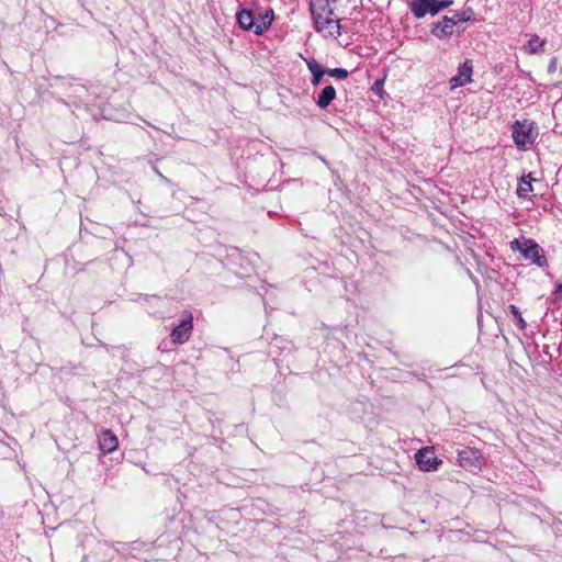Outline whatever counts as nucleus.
Segmentation results:
<instances>
[{
    "instance_id": "obj_1",
    "label": "nucleus",
    "mask_w": 562,
    "mask_h": 562,
    "mask_svg": "<svg viewBox=\"0 0 562 562\" xmlns=\"http://www.w3.org/2000/svg\"><path fill=\"white\" fill-rule=\"evenodd\" d=\"M331 2L335 0H311L310 9L316 32L336 40L341 35V26L330 5Z\"/></svg>"
},
{
    "instance_id": "obj_2",
    "label": "nucleus",
    "mask_w": 562,
    "mask_h": 562,
    "mask_svg": "<svg viewBox=\"0 0 562 562\" xmlns=\"http://www.w3.org/2000/svg\"><path fill=\"white\" fill-rule=\"evenodd\" d=\"M55 87L63 91H70L67 94L68 100L59 99V102L71 109V112L77 117H83L85 114H90L89 106L90 93L89 89L80 82H71L67 78H56Z\"/></svg>"
},
{
    "instance_id": "obj_3",
    "label": "nucleus",
    "mask_w": 562,
    "mask_h": 562,
    "mask_svg": "<svg viewBox=\"0 0 562 562\" xmlns=\"http://www.w3.org/2000/svg\"><path fill=\"white\" fill-rule=\"evenodd\" d=\"M515 246H517V249L526 260L531 261L533 265L540 268L548 266V260L544 256L543 249L532 239H526L522 243H519L517 239H515L512 241V248L515 249Z\"/></svg>"
},
{
    "instance_id": "obj_4",
    "label": "nucleus",
    "mask_w": 562,
    "mask_h": 562,
    "mask_svg": "<svg viewBox=\"0 0 562 562\" xmlns=\"http://www.w3.org/2000/svg\"><path fill=\"white\" fill-rule=\"evenodd\" d=\"M458 463L468 471H475L485 464V458L479 449L464 447L458 451Z\"/></svg>"
},
{
    "instance_id": "obj_5",
    "label": "nucleus",
    "mask_w": 562,
    "mask_h": 562,
    "mask_svg": "<svg viewBox=\"0 0 562 562\" xmlns=\"http://www.w3.org/2000/svg\"><path fill=\"white\" fill-rule=\"evenodd\" d=\"M452 4V0H417L412 3V12L417 19L424 18L427 13L437 14L440 10Z\"/></svg>"
},
{
    "instance_id": "obj_6",
    "label": "nucleus",
    "mask_w": 562,
    "mask_h": 562,
    "mask_svg": "<svg viewBox=\"0 0 562 562\" xmlns=\"http://www.w3.org/2000/svg\"><path fill=\"white\" fill-rule=\"evenodd\" d=\"M452 4V0H417L412 3V12L417 19L424 18L427 13L437 14L440 10Z\"/></svg>"
},
{
    "instance_id": "obj_7",
    "label": "nucleus",
    "mask_w": 562,
    "mask_h": 562,
    "mask_svg": "<svg viewBox=\"0 0 562 562\" xmlns=\"http://www.w3.org/2000/svg\"><path fill=\"white\" fill-rule=\"evenodd\" d=\"M415 461L422 471H435L441 464V460L435 454L432 447H425L415 453Z\"/></svg>"
},
{
    "instance_id": "obj_8",
    "label": "nucleus",
    "mask_w": 562,
    "mask_h": 562,
    "mask_svg": "<svg viewBox=\"0 0 562 562\" xmlns=\"http://www.w3.org/2000/svg\"><path fill=\"white\" fill-rule=\"evenodd\" d=\"M193 329V317L189 313L179 321V324L173 327L170 337L171 341L176 345H182L187 342L192 334Z\"/></svg>"
},
{
    "instance_id": "obj_9",
    "label": "nucleus",
    "mask_w": 562,
    "mask_h": 562,
    "mask_svg": "<svg viewBox=\"0 0 562 562\" xmlns=\"http://www.w3.org/2000/svg\"><path fill=\"white\" fill-rule=\"evenodd\" d=\"M531 132L532 123H528L527 121H516L513 126V138L515 144L519 148H526L528 145H531L535 140Z\"/></svg>"
},
{
    "instance_id": "obj_10",
    "label": "nucleus",
    "mask_w": 562,
    "mask_h": 562,
    "mask_svg": "<svg viewBox=\"0 0 562 562\" xmlns=\"http://www.w3.org/2000/svg\"><path fill=\"white\" fill-rule=\"evenodd\" d=\"M472 75H473L472 60L465 59L461 65H459L457 75L450 79L451 88L454 89L458 87H463V86L472 82Z\"/></svg>"
},
{
    "instance_id": "obj_11",
    "label": "nucleus",
    "mask_w": 562,
    "mask_h": 562,
    "mask_svg": "<svg viewBox=\"0 0 562 562\" xmlns=\"http://www.w3.org/2000/svg\"><path fill=\"white\" fill-rule=\"evenodd\" d=\"M98 442L100 450L105 454L113 452L119 445L116 436L110 429H104L99 434Z\"/></svg>"
},
{
    "instance_id": "obj_12",
    "label": "nucleus",
    "mask_w": 562,
    "mask_h": 562,
    "mask_svg": "<svg viewBox=\"0 0 562 562\" xmlns=\"http://www.w3.org/2000/svg\"><path fill=\"white\" fill-rule=\"evenodd\" d=\"M456 25L451 16L445 15L441 21L434 25L431 33L438 38H445L452 35Z\"/></svg>"
},
{
    "instance_id": "obj_13",
    "label": "nucleus",
    "mask_w": 562,
    "mask_h": 562,
    "mask_svg": "<svg viewBox=\"0 0 562 562\" xmlns=\"http://www.w3.org/2000/svg\"><path fill=\"white\" fill-rule=\"evenodd\" d=\"M273 20L274 11L272 9L269 8L263 12H260L258 16H256L255 34L262 35L263 33H266L270 29Z\"/></svg>"
},
{
    "instance_id": "obj_14",
    "label": "nucleus",
    "mask_w": 562,
    "mask_h": 562,
    "mask_svg": "<svg viewBox=\"0 0 562 562\" xmlns=\"http://www.w3.org/2000/svg\"><path fill=\"white\" fill-rule=\"evenodd\" d=\"M236 20L240 29L245 31H252L256 29V16L250 9H241L236 14Z\"/></svg>"
},
{
    "instance_id": "obj_15",
    "label": "nucleus",
    "mask_w": 562,
    "mask_h": 562,
    "mask_svg": "<svg viewBox=\"0 0 562 562\" xmlns=\"http://www.w3.org/2000/svg\"><path fill=\"white\" fill-rule=\"evenodd\" d=\"M336 98V90L331 85L326 86L318 93L316 104L321 109H326Z\"/></svg>"
},
{
    "instance_id": "obj_16",
    "label": "nucleus",
    "mask_w": 562,
    "mask_h": 562,
    "mask_svg": "<svg viewBox=\"0 0 562 562\" xmlns=\"http://www.w3.org/2000/svg\"><path fill=\"white\" fill-rule=\"evenodd\" d=\"M306 65L312 74L311 83L313 86H318L321 83L323 76L326 75L327 70H325L323 66L315 59L306 60Z\"/></svg>"
},
{
    "instance_id": "obj_17",
    "label": "nucleus",
    "mask_w": 562,
    "mask_h": 562,
    "mask_svg": "<svg viewBox=\"0 0 562 562\" xmlns=\"http://www.w3.org/2000/svg\"><path fill=\"white\" fill-rule=\"evenodd\" d=\"M527 178L528 181L522 178L521 183L517 188V195L519 198H528L532 192L531 182L535 181V179L531 178V175H528Z\"/></svg>"
},
{
    "instance_id": "obj_18",
    "label": "nucleus",
    "mask_w": 562,
    "mask_h": 562,
    "mask_svg": "<svg viewBox=\"0 0 562 562\" xmlns=\"http://www.w3.org/2000/svg\"><path fill=\"white\" fill-rule=\"evenodd\" d=\"M546 44L544 40H541L538 35H532L528 42L527 50L530 54H537L543 50Z\"/></svg>"
},
{
    "instance_id": "obj_19",
    "label": "nucleus",
    "mask_w": 562,
    "mask_h": 562,
    "mask_svg": "<svg viewBox=\"0 0 562 562\" xmlns=\"http://www.w3.org/2000/svg\"><path fill=\"white\" fill-rule=\"evenodd\" d=\"M509 311H510V313L513 314V316L515 317V324H516V326H517L519 329H521V330L526 329V327H527V323H526V321L524 319V317H522V315H521V313H520L519 308H518L516 305H509Z\"/></svg>"
},
{
    "instance_id": "obj_20",
    "label": "nucleus",
    "mask_w": 562,
    "mask_h": 562,
    "mask_svg": "<svg viewBox=\"0 0 562 562\" xmlns=\"http://www.w3.org/2000/svg\"><path fill=\"white\" fill-rule=\"evenodd\" d=\"M472 10H462V11H453L451 18L453 19L454 23H463L471 20Z\"/></svg>"
},
{
    "instance_id": "obj_21",
    "label": "nucleus",
    "mask_w": 562,
    "mask_h": 562,
    "mask_svg": "<svg viewBox=\"0 0 562 562\" xmlns=\"http://www.w3.org/2000/svg\"><path fill=\"white\" fill-rule=\"evenodd\" d=\"M326 75L337 80H345L348 77V71L345 68H334L327 70Z\"/></svg>"
},
{
    "instance_id": "obj_22",
    "label": "nucleus",
    "mask_w": 562,
    "mask_h": 562,
    "mask_svg": "<svg viewBox=\"0 0 562 562\" xmlns=\"http://www.w3.org/2000/svg\"><path fill=\"white\" fill-rule=\"evenodd\" d=\"M553 294L557 299H562V281L555 284Z\"/></svg>"
},
{
    "instance_id": "obj_23",
    "label": "nucleus",
    "mask_w": 562,
    "mask_h": 562,
    "mask_svg": "<svg viewBox=\"0 0 562 562\" xmlns=\"http://www.w3.org/2000/svg\"><path fill=\"white\" fill-rule=\"evenodd\" d=\"M555 69V60L553 59L549 65V71H553Z\"/></svg>"
},
{
    "instance_id": "obj_24",
    "label": "nucleus",
    "mask_w": 562,
    "mask_h": 562,
    "mask_svg": "<svg viewBox=\"0 0 562 562\" xmlns=\"http://www.w3.org/2000/svg\"><path fill=\"white\" fill-rule=\"evenodd\" d=\"M156 173L159 175V177H162V173H160L159 170H156Z\"/></svg>"
},
{
    "instance_id": "obj_25",
    "label": "nucleus",
    "mask_w": 562,
    "mask_h": 562,
    "mask_svg": "<svg viewBox=\"0 0 562 562\" xmlns=\"http://www.w3.org/2000/svg\"><path fill=\"white\" fill-rule=\"evenodd\" d=\"M156 173L159 175V177H162V173H160L159 170H156Z\"/></svg>"
},
{
    "instance_id": "obj_26",
    "label": "nucleus",
    "mask_w": 562,
    "mask_h": 562,
    "mask_svg": "<svg viewBox=\"0 0 562 562\" xmlns=\"http://www.w3.org/2000/svg\"><path fill=\"white\" fill-rule=\"evenodd\" d=\"M156 173L159 175V177H162V173H160L159 170H156Z\"/></svg>"
}]
</instances>
